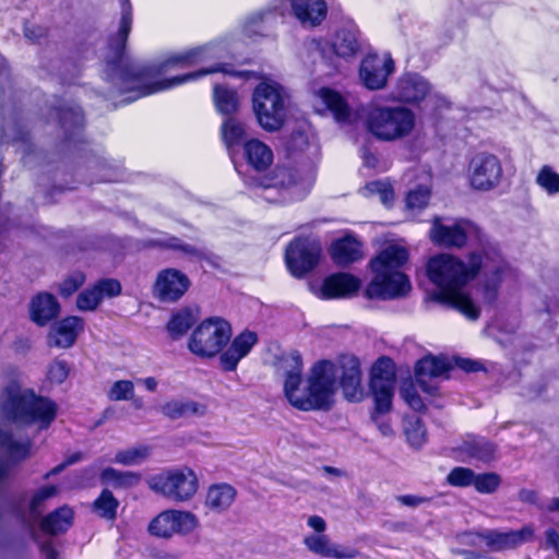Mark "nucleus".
I'll return each instance as SVG.
<instances>
[{
	"instance_id": "nucleus-1",
	"label": "nucleus",
	"mask_w": 559,
	"mask_h": 559,
	"mask_svg": "<svg viewBox=\"0 0 559 559\" xmlns=\"http://www.w3.org/2000/svg\"><path fill=\"white\" fill-rule=\"evenodd\" d=\"M479 273L484 275L483 300L488 305L497 301L500 285L514 275L498 245H485L484 255L479 250H472L465 259L438 253L426 263L427 277L435 287L432 299L457 310L469 320H476L480 313L468 290Z\"/></svg>"
},
{
	"instance_id": "nucleus-2",
	"label": "nucleus",
	"mask_w": 559,
	"mask_h": 559,
	"mask_svg": "<svg viewBox=\"0 0 559 559\" xmlns=\"http://www.w3.org/2000/svg\"><path fill=\"white\" fill-rule=\"evenodd\" d=\"M119 27L117 33L109 38L108 45L112 56L107 59L106 75L107 80L117 87L119 94H130L122 103L129 104L143 96L175 88L210 73H230L226 66L217 64L216 67L148 83L144 70L124 59L126 43L133 23V10L130 0H119Z\"/></svg>"
},
{
	"instance_id": "nucleus-3",
	"label": "nucleus",
	"mask_w": 559,
	"mask_h": 559,
	"mask_svg": "<svg viewBox=\"0 0 559 559\" xmlns=\"http://www.w3.org/2000/svg\"><path fill=\"white\" fill-rule=\"evenodd\" d=\"M57 411L52 400L23 386H4L0 395L2 417L16 426L48 429L56 419Z\"/></svg>"
},
{
	"instance_id": "nucleus-4",
	"label": "nucleus",
	"mask_w": 559,
	"mask_h": 559,
	"mask_svg": "<svg viewBox=\"0 0 559 559\" xmlns=\"http://www.w3.org/2000/svg\"><path fill=\"white\" fill-rule=\"evenodd\" d=\"M366 127L379 140L395 141L411 134L415 115L403 106H374L367 112Z\"/></svg>"
},
{
	"instance_id": "nucleus-5",
	"label": "nucleus",
	"mask_w": 559,
	"mask_h": 559,
	"mask_svg": "<svg viewBox=\"0 0 559 559\" xmlns=\"http://www.w3.org/2000/svg\"><path fill=\"white\" fill-rule=\"evenodd\" d=\"M431 241L444 248H463L468 240L475 239L479 250L484 255L485 245H496L480 230L473 222L463 218H442L436 217L430 229Z\"/></svg>"
},
{
	"instance_id": "nucleus-6",
	"label": "nucleus",
	"mask_w": 559,
	"mask_h": 559,
	"mask_svg": "<svg viewBox=\"0 0 559 559\" xmlns=\"http://www.w3.org/2000/svg\"><path fill=\"white\" fill-rule=\"evenodd\" d=\"M252 106L259 124L266 131L278 130L286 117V94L275 82H261L253 92Z\"/></svg>"
},
{
	"instance_id": "nucleus-7",
	"label": "nucleus",
	"mask_w": 559,
	"mask_h": 559,
	"mask_svg": "<svg viewBox=\"0 0 559 559\" xmlns=\"http://www.w3.org/2000/svg\"><path fill=\"white\" fill-rule=\"evenodd\" d=\"M53 123L56 136L64 147L70 148L83 141L85 119L81 107L63 99H55L48 114Z\"/></svg>"
},
{
	"instance_id": "nucleus-8",
	"label": "nucleus",
	"mask_w": 559,
	"mask_h": 559,
	"mask_svg": "<svg viewBox=\"0 0 559 559\" xmlns=\"http://www.w3.org/2000/svg\"><path fill=\"white\" fill-rule=\"evenodd\" d=\"M230 324L221 318L204 320L190 336L188 347L200 357H213L229 342Z\"/></svg>"
},
{
	"instance_id": "nucleus-9",
	"label": "nucleus",
	"mask_w": 559,
	"mask_h": 559,
	"mask_svg": "<svg viewBox=\"0 0 559 559\" xmlns=\"http://www.w3.org/2000/svg\"><path fill=\"white\" fill-rule=\"evenodd\" d=\"M195 473L189 467L164 471L150 479V487L157 493L175 501H187L198 490Z\"/></svg>"
},
{
	"instance_id": "nucleus-10",
	"label": "nucleus",
	"mask_w": 559,
	"mask_h": 559,
	"mask_svg": "<svg viewBox=\"0 0 559 559\" xmlns=\"http://www.w3.org/2000/svg\"><path fill=\"white\" fill-rule=\"evenodd\" d=\"M392 96L395 100L409 104L425 100L427 105L430 104L433 108L447 105V99L433 93L429 82L416 73L402 75L392 92Z\"/></svg>"
},
{
	"instance_id": "nucleus-11",
	"label": "nucleus",
	"mask_w": 559,
	"mask_h": 559,
	"mask_svg": "<svg viewBox=\"0 0 559 559\" xmlns=\"http://www.w3.org/2000/svg\"><path fill=\"white\" fill-rule=\"evenodd\" d=\"M318 49L325 57L329 53L349 60L361 50L362 38L353 20L343 21L335 29L331 41H319Z\"/></svg>"
},
{
	"instance_id": "nucleus-12",
	"label": "nucleus",
	"mask_w": 559,
	"mask_h": 559,
	"mask_svg": "<svg viewBox=\"0 0 559 559\" xmlns=\"http://www.w3.org/2000/svg\"><path fill=\"white\" fill-rule=\"evenodd\" d=\"M532 537L533 530L525 526L518 531L484 530L479 533H466L462 536V540L465 544L476 546L477 539H481L490 549L502 551L513 549L528 542Z\"/></svg>"
},
{
	"instance_id": "nucleus-13",
	"label": "nucleus",
	"mask_w": 559,
	"mask_h": 559,
	"mask_svg": "<svg viewBox=\"0 0 559 559\" xmlns=\"http://www.w3.org/2000/svg\"><path fill=\"white\" fill-rule=\"evenodd\" d=\"M288 402L300 411H326L333 404L334 386H284Z\"/></svg>"
},
{
	"instance_id": "nucleus-14",
	"label": "nucleus",
	"mask_w": 559,
	"mask_h": 559,
	"mask_svg": "<svg viewBox=\"0 0 559 559\" xmlns=\"http://www.w3.org/2000/svg\"><path fill=\"white\" fill-rule=\"evenodd\" d=\"M321 247L309 239H296L286 249L285 262L295 277H302L319 262Z\"/></svg>"
},
{
	"instance_id": "nucleus-15",
	"label": "nucleus",
	"mask_w": 559,
	"mask_h": 559,
	"mask_svg": "<svg viewBox=\"0 0 559 559\" xmlns=\"http://www.w3.org/2000/svg\"><path fill=\"white\" fill-rule=\"evenodd\" d=\"M469 181L474 189L488 191L497 187L502 177L500 159L489 153L476 154L469 163Z\"/></svg>"
},
{
	"instance_id": "nucleus-16",
	"label": "nucleus",
	"mask_w": 559,
	"mask_h": 559,
	"mask_svg": "<svg viewBox=\"0 0 559 559\" xmlns=\"http://www.w3.org/2000/svg\"><path fill=\"white\" fill-rule=\"evenodd\" d=\"M372 271L376 275L366 289V295L371 299L400 298L411 289L408 278L400 271Z\"/></svg>"
},
{
	"instance_id": "nucleus-17",
	"label": "nucleus",
	"mask_w": 559,
	"mask_h": 559,
	"mask_svg": "<svg viewBox=\"0 0 559 559\" xmlns=\"http://www.w3.org/2000/svg\"><path fill=\"white\" fill-rule=\"evenodd\" d=\"M295 0H272L267 8L249 15L243 24V32L249 36H263L275 23V16L294 15Z\"/></svg>"
},
{
	"instance_id": "nucleus-18",
	"label": "nucleus",
	"mask_w": 559,
	"mask_h": 559,
	"mask_svg": "<svg viewBox=\"0 0 559 559\" xmlns=\"http://www.w3.org/2000/svg\"><path fill=\"white\" fill-rule=\"evenodd\" d=\"M197 526L195 516L187 511L166 510L154 518L148 532L152 535L169 538L175 534H187Z\"/></svg>"
},
{
	"instance_id": "nucleus-19",
	"label": "nucleus",
	"mask_w": 559,
	"mask_h": 559,
	"mask_svg": "<svg viewBox=\"0 0 559 559\" xmlns=\"http://www.w3.org/2000/svg\"><path fill=\"white\" fill-rule=\"evenodd\" d=\"M227 56L226 46L222 41L210 43L204 46L190 48L171 55L163 64L162 69L170 67L187 68L197 66L213 59H223Z\"/></svg>"
},
{
	"instance_id": "nucleus-20",
	"label": "nucleus",
	"mask_w": 559,
	"mask_h": 559,
	"mask_svg": "<svg viewBox=\"0 0 559 559\" xmlns=\"http://www.w3.org/2000/svg\"><path fill=\"white\" fill-rule=\"evenodd\" d=\"M394 71V61L389 55L369 53L360 63L359 78L369 90H380Z\"/></svg>"
},
{
	"instance_id": "nucleus-21",
	"label": "nucleus",
	"mask_w": 559,
	"mask_h": 559,
	"mask_svg": "<svg viewBox=\"0 0 559 559\" xmlns=\"http://www.w3.org/2000/svg\"><path fill=\"white\" fill-rule=\"evenodd\" d=\"M243 182L252 188H262L265 192L272 189L283 191V199L300 200L306 195V191L300 192L298 182L293 173L286 168L277 169L273 178L261 179L257 177H245Z\"/></svg>"
},
{
	"instance_id": "nucleus-22",
	"label": "nucleus",
	"mask_w": 559,
	"mask_h": 559,
	"mask_svg": "<svg viewBox=\"0 0 559 559\" xmlns=\"http://www.w3.org/2000/svg\"><path fill=\"white\" fill-rule=\"evenodd\" d=\"M190 286L188 276L179 270L166 269L158 273L154 295L164 302H174L180 299Z\"/></svg>"
},
{
	"instance_id": "nucleus-23",
	"label": "nucleus",
	"mask_w": 559,
	"mask_h": 559,
	"mask_svg": "<svg viewBox=\"0 0 559 559\" xmlns=\"http://www.w3.org/2000/svg\"><path fill=\"white\" fill-rule=\"evenodd\" d=\"M31 454V441H16L11 432L0 427V481L10 468Z\"/></svg>"
},
{
	"instance_id": "nucleus-24",
	"label": "nucleus",
	"mask_w": 559,
	"mask_h": 559,
	"mask_svg": "<svg viewBox=\"0 0 559 559\" xmlns=\"http://www.w3.org/2000/svg\"><path fill=\"white\" fill-rule=\"evenodd\" d=\"M120 293L121 285L117 280H100L78 295L76 307L81 311H94L105 298L116 297Z\"/></svg>"
},
{
	"instance_id": "nucleus-25",
	"label": "nucleus",
	"mask_w": 559,
	"mask_h": 559,
	"mask_svg": "<svg viewBox=\"0 0 559 559\" xmlns=\"http://www.w3.org/2000/svg\"><path fill=\"white\" fill-rule=\"evenodd\" d=\"M84 321L82 318L76 316L67 317L52 324L48 334L49 346L59 348L71 347L83 330Z\"/></svg>"
},
{
	"instance_id": "nucleus-26",
	"label": "nucleus",
	"mask_w": 559,
	"mask_h": 559,
	"mask_svg": "<svg viewBox=\"0 0 559 559\" xmlns=\"http://www.w3.org/2000/svg\"><path fill=\"white\" fill-rule=\"evenodd\" d=\"M314 107L319 112H331L338 122L347 121L352 114L344 97L329 87H321L314 93Z\"/></svg>"
},
{
	"instance_id": "nucleus-27",
	"label": "nucleus",
	"mask_w": 559,
	"mask_h": 559,
	"mask_svg": "<svg viewBox=\"0 0 559 559\" xmlns=\"http://www.w3.org/2000/svg\"><path fill=\"white\" fill-rule=\"evenodd\" d=\"M302 369V356L296 349L283 352L276 357L275 372L284 384H301Z\"/></svg>"
},
{
	"instance_id": "nucleus-28",
	"label": "nucleus",
	"mask_w": 559,
	"mask_h": 559,
	"mask_svg": "<svg viewBox=\"0 0 559 559\" xmlns=\"http://www.w3.org/2000/svg\"><path fill=\"white\" fill-rule=\"evenodd\" d=\"M257 334L245 331L236 336L230 346L221 355V366L226 371L235 370L238 362L246 357L257 343Z\"/></svg>"
},
{
	"instance_id": "nucleus-29",
	"label": "nucleus",
	"mask_w": 559,
	"mask_h": 559,
	"mask_svg": "<svg viewBox=\"0 0 559 559\" xmlns=\"http://www.w3.org/2000/svg\"><path fill=\"white\" fill-rule=\"evenodd\" d=\"M360 281L347 273H336L328 276L322 285V297L331 298H346L350 297L358 292Z\"/></svg>"
},
{
	"instance_id": "nucleus-30",
	"label": "nucleus",
	"mask_w": 559,
	"mask_h": 559,
	"mask_svg": "<svg viewBox=\"0 0 559 559\" xmlns=\"http://www.w3.org/2000/svg\"><path fill=\"white\" fill-rule=\"evenodd\" d=\"M58 487L55 485L43 486L37 489L27 506L19 504L14 512L19 519H21L27 525H31V522L37 520L43 512L45 502L55 497L58 493Z\"/></svg>"
},
{
	"instance_id": "nucleus-31",
	"label": "nucleus",
	"mask_w": 559,
	"mask_h": 559,
	"mask_svg": "<svg viewBox=\"0 0 559 559\" xmlns=\"http://www.w3.org/2000/svg\"><path fill=\"white\" fill-rule=\"evenodd\" d=\"M328 7L324 0H295L294 16L305 27L320 25L326 16Z\"/></svg>"
},
{
	"instance_id": "nucleus-32",
	"label": "nucleus",
	"mask_w": 559,
	"mask_h": 559,
	"mask_svg": "<svg viewBox=\"0 0 559 559\" xmlns=\"http://www.w3.org/2000/svg\"><path fill=\"white\" fill-rule=\"evenodd\" d=\"M450 369L451 365L447 358L426 355L416 362L414 373L418 384H426L427 380L444 377Z\"/></svg>"
},
{
	"instance_id": "nucleus-33",
	"label": "nucleus",
	"mask_w": 559,
	"mask_h": 559,
	"mask_svg": "<svg viewBox=\"0 0 559 559\" xmlns=\"http://www.w3.org/2000/svg\"><path fill=\"white\" fill-rule=\"evenodd\" d=\"M331 255L337 265L346 266L362 258L361 243L355 237L346 236L333 242Z\"/></svg>"
},
{
	"instance_id": "nucleus-34",
	"label": "nucleus",
	"mask_w": 559,
	"mask_h": 559,
	"mask_svg": "<svg viewBox=\"0 0 559 559\" xmlns=\"http://www.w3.org/2000/svg\"><path fill=\"white\" fill-rule=\"evenodd\" d=\"M60 306L55 296L46 293L38 294L31 304V317L34 322L45 325L59 313Z\"/></svg>"
},
{
	"instance_id": "nucleus-35",
	"label": "nucleus",
	"mask_w": 559,
	"mask_h": 559,
	"mask_svg": "<svg viewBox=\"0 0 559 559\" xmlns=\"http://www.w3.org/2000/svg\"><path fill=\"white\" fill-rule=\"evenodd\" d=\"M248 164L257 171L265 170L273 163L272 150L260 140H249L243 145Z\"/></svg>"
},
{
	"instance_id": "nucleus-36",
	"label": "nucleus",
	"mask_w": 559,
	"mask_h": 559,
	"mask_svg": "<svg viewBox=\"0 0 559 559\" xmlns=\"http://www.w3.org/2000/svg\"><path fill=\"white\" fill-rule=\"evenodd\" d=\"M408 259V252L400 246H389L383 249L371 262L372 270L399 271Z\"/></svg>"
},
{
	"instance_id": "nucleus-37",
	"label": "nucleus",
	"mask_w": 559,
	"mask_h": 559,
	"mask_svg": "<svg viewBox=\"0 0 559 559\" xmlns=\"http://www.w3.org/2000/svg\"><path fill=\"white\" fill-rule=\"evenodd\" d=\"M440 386H401V397L415 412H421L426 406L432 403L433 397L439 392Z\"/></svg>"
},
{
	"instance_id": "nucleus-38",
	"label": "nucleus",
	"mask_w": 559,
	"mask_h": 559,
	"mask_svg": "<svg viewBox=\"0 0 559 559\" xmlns=\"http://www.w3.org/2000/svg\"><path fill=\"white\" fill-rule=\"evenodd\" d=\"M236 497V490L228 484H215L212 485L206 495V506L215 511L222 512L227 510L234 502Z\"/></svg>"
},
{
	"instance_id": "nucleus-39",
	"label": "nucleus",
	"mask_w": 559,
	"mask_h": 559,
	"mask_svg": "<svg viewBox=\"0 0 559 559\" xmlns=\"http://www.w3.org/2000/svg\"><path fill=\"white\" fill-rule=\"evenodd\" d=\"M338 367L330 359L316 361L307 376V384H335Z\"/></svg>"
},
{
	"instance_id": "nucleus-40",
	"label": "nucleus",
	"mask_w": 559,
	"mask_h": 559,
	"mask_svg": "<svg viewBox=\"0 0 559 559\" xmlns=\"http://www.w3.org/2000/svg\"><path fill=\"white\" fill-rule=\"evenodd\" d=\"M73 521V511L69 507H61L49 513L41 521V530L56 535L69 530Z\"/></svg>"
},
{
	"instance_id": "nucleus-41",
	"label": "nucleus",
	"mask_w": 559,
	"mask_h": 559,
	"mask_svg": "<svg viewBox=\"0 0 559 559\" xmlns=\"http://www.w3.org/2000/svg\"><path fill=\"white\" fill-rule=\"evenodd\" d=\"M222 136L229 156L234 160L236 147L246 140L245 126L235 118H227L222 124Z\"/></svg>"
},
{
	"instance_id": "nucleus-42",
	"label": "nucleus",
	"mask_w": 559,
	"mask_h": 559,
	"mask_svg": "<svg viewBox=\"0 0 559 559\" xmlns=\"http://www.w3.org/2000/svg\"><path fill=\"white\" fill-rule=\"evenodd\" d=\"M462 451L471 459L489 462L493 459L496 448L485 438L473 437L463 442Z\"/></svg>"
},
{
	"instance_id": "nucleus-43",
	"label": "nucleus",
	"mask_w": 559,
	"mask_h": 559,
	"mask_svg": "<svg viewBox=\"0 0 559 559\" xmlns=\"http://www.w3.org/2000/svg\"><path fill=\"white\" fill-rule=\"evenodd\" d=\"M100 481L114 488H130L139 484L140 475L134 472H122L114 467L103 469Z\"/></svg>"
},
{
	"instance_id": "nucleus-44",
	"label": "nucleus",
	"mask_w": 559,
	"mask_h": 559,
	"mask_svg": "<svg viewBox=\"0 0 559 559\" xmlns=\"http://www.w3.org/2000/svg\"><path fill=\"white\" fill-rule=\"evenodd\" d=\"M205 407L192 401H171L163 406V413L169 418H185L203 415Z\"/></svg>"
},
{
	"instance_id": "nucleus-45",
	"label": "nucleus",
	"mask_w": 559,
	"mask_h": 559,
	"mask_svg": "<svg viewBox=\"0 0 559 559\" xmlns=\"http://www.w3.org/2000/svg\"><path fill=\"white\" fill-rule=\"evenodd\" d=\"M214 103L216 109L222 115H231L238 108V95L235 90H230L225 85H215L214 87Z\"/></svg>"
},
{
	"instance_id": "nucleus-46",
	"label": "nucleus",
	"mask_w": 559,
	"mask_h": 559,
	"mask_svg": "<svg viewBox=\"0 0 559 559\" xmlns=\"http://www.w3.org/2000/svg\"><path fill=\"white\" fill-rule=\"evenodd\" d=\"M197 313L190 309L185 308L176 312L168 322L167 329L169 334L177 338L183 335L197 321Z\"/></svg>"
},
{
	"instance_id": "nucleus-47",
	"label": "nucleus",
	"mask_w": 559,
	"mask_h": 559,
	"mask_svg": "<svg viewBox=\"0 0 559 559\" xmlns=\"http://www.w3.org/2000/svg\"><path fill=\"white\" fill-rule=\"evenodd\" d=\"M404 433L413 448H420L426 442V429L417 415H407L403 419Z\"/></svg>"
},
{
	"instance_id": "nucleus-48",
	"label": "nucleus",
	"mask_w": 559,
	"mask_h": 559,
	"mask_svg": "<svg viewBox=\"0 0 559 559\" xmlns=\"http://www.w3.org/2000/svg\"><path fill=\"white\" fill-rule=\"evenodd\" d=\"M371 383L381 382L382 384H391L395 379V364L386 356H382L374 361L370 370Z\"/></svg>"
},
{
	"instance_id": "nucleus-49",
	"label": "nucleus",
	"mask_w": 559,
	"mask_h": 559,
	"mask_svg": "<svg viewBox=\"0 0 559 559\" xmlns=\"http://www.w3.org/2000/svg\"><path fill=\"white\" fill-rule=\"evenodd\" d=\"M338 369L342 370L338 384H359L360 383V362L353 355H343L338 358Z\"/></svg>"
},
{
	"instance_id": "nucleus-50",
	"label": "nucleus",
	"mask_w": 559,
	"mask_h": 559,
	"mask_svg": "<svg viewBox=\"0 0 559 559\" xmlns=\"http://www.w3.org/2000/svg\"><path fill=\"white\" fill-rule=\"evenodd\" d=\"M155 242L158 246L180 251L182 254L194 259H203L207 252L205 247L186 243L175 236H167Z\"/></svg>"
},
{
	"instance_id": "nucleus-51",
	"label": "nucleus",
	"mask_w": 559,
	"mask_h": 559,
	"mask_svg": "<svg viewBox=\"0 0 559 559\" xmlns=\"http://www.w3.org/2000/svg\"><path fill=\"white\" fill-rule=\"evenodd\" d=\"M151 454V448L147 445H136L116 453L112 462L124 466H134L142 464Z\"/></svg>"
},
{
	"instance_id": "nucleus-52",
	"label": "nucleus",
	"mask_w": 559,
	"mask_h": 559,
	"mask_svg": "<svg viewBox=\"0 0 559 559\" xmlns=\"http://www.w3.org/2000/svg\"><path fill=\"white\" fill-rule=\"evenodd\" d=\"M373 399L371 414H389L392 409L394 386H369Z\"/></svg>"
},
{
	"instance_id": "nucleus-53",
	"label": "nucleus",
	"mask_w": 559,
	"mask_h": 559,
	"mask_svg": "<svg viewBox=\"0 0 559 559\" xmlns=\"http://www.w3.org/2000/svg\"><path fill=\"white\" fill-rule=\"evenodd\" d=\"M535 181L548 197L559 194V174L551 166L544 165L537 173Z\"/></svg>"
},
{
	"instance_id": "nucleus-54",
	"label": "nucleus",
	"mask_w": 559,
	"mask_h": 559,
	"mask_svg": "<svg viewBox=\"0 0 559 559\" xmlns=\"http://www.w3.org/2000/svg\"><path fill=\"white\" fill-rule=\"evenodd\" d=\"M118 501L108 489H104L94 502V511L102 518L112 520L116 518Z\"/></svg>"
},
{
	"instance_id": "nucleus-55",
	"label": "nucleus",
	"mask_w": 559,
	"mask_h": 559,
	"mask_svg": "<svg viewBox=\"0 0 559 559\" xmlns=\"http://www.w3.org/2000/svg\"><path fill=\"white\" fill-rule=\"evenodd\" d=\"M473 485L480 493H492L500 485V477L496 473L475 474Z\"/></svg>"
},
{
	"instance_id": "nucleus-56",
	"label": "nucleus",
	"mask_w": 559,
	"mask_h": 559,
	"mask_svg": "<svg viewBox=\"0 0 559 559\" xmlns=\"http://www.w3.org/2000/svg\"><path fill=\"white\" fill-rule=\"evenodd\" d=\"M447 480L454 487H467L473 485L475 473L467 467H454L447 476Z\"/></svg>"
},
{
	"instance_id": "nucleus-57",
	"label": "nucleus",
	"mask_w": 559,
	"mask_h": 559,
	"mask_svg": "<svg viewBox=\"0 0 559 559\" xmlns=\"http://www.w3.org/2000/svg\"><path fill=\"white\" fill-rule=\"evenodd\" d=\"M430 190L426 186H419L414 190H411L406 197V205L412 210L424 209L429 201Z\"/></svg>"
},
{
	"instance_id": "nucleus-58",
	"label": "nucleus",
	"mask_w": 559,
	"mask_h": 559,
	"mask_svg": "<svg viewBox=\"0 0 559 559\" xmlns=\"http://www.w3.org/2000/svg\"><path fill=\"white\" fill-rule=\"evenodd\" d=\"M70 367L63 360L52 361L47 370V380L51 384H61L66 381L69 376Z\"/></svg>"
},
{
	"instance_id": "nucleus-59",
	"label": "nucleus",
	"mask_w": 559,
	"mask_h": 559,
	"mask_svg": "<svg viewBox=\"0 0 559 559\" xmlns=\"http://www.w3.org/2000/svg\"><path fill=\"white\" fill-rule=\"evenodd\" d=\"M307 548L316 555L328 557L331 544L325 535H309L304 539Z\"/></svg>"
},
{
	"instance_id": "nucleus-60",
	"label": "nucleus",
	"mask_w": 559,
	"mask_h": 559,
	"mask_svg": "<svg viewBox=\"0 0 559 559\" xmlns=\"http://www.w3.org/2000/svg\"><path fill=\"white\" fill-rule=\"evenodd\" d=\"M85 282V275L82 272H73L70 274L59 287V293L63 297L71 296Z\"/></svg>"
},
{
	"instance_id": "nucleus-61",
	"label": "nucleus",
	"mask_w": 559,
	"mask_h": 559,
	"mask_svg": "<svg viewBox=\"0 0 559 559\" xmlns=\"http://www.w3.org/2000/svg\"><path fill=\"white\" fill-rule=\"evenodd\" d=\"M358 555V550L343 545L331 544L329 556L326 558L352 559Z\"/></svg>"
},
{
	"instance_id": "nucleus-62",
	"label": "nucleus",
	"mask_w": 559,
	"mask_h": 559,
	"mask_svg": "<svg viewBox=\"0 0 559 559\" xmlns=\"http://www.w3.org/2000/svg\"><path fill=\"white\" fill-rule=\"evenodd\" d=\"M95 168L98 170L97 181H116L118 180V175L116 170L108 164L106 159L97 160Z\"/></svg>"
},
{
	"instance_id": "nucleus-63",
	"label": "nucleus",
	"mask_w": 559,
	"mask_h": 559,
	"mask_svg": "<svg viewBox=\"0 0 559 559\" xmlns=\"http://www.w3.org/2000/svg\"><path fill=\"white\" fill-rule=\"evenodd\" d=\"M46 36V28L40 26V25H36L34 23H25L24 24V37L35 44V43H39V40L41 38H44Z\"/></svg>"
},
{
	"instance_id": "nucleus-64",
	"label": "nucleus",
	"mask_w": 559,
	"mask_h": 559,
	"mask_svg": "<svg viewBox=\"0 0 559 559\" xmlns=\"http://www.w3.org/2000/svg\"><path fill=\"white\" fill-rule=\"evenodd\" d=\"M385 415L386 414H371L370 418L382 436L392 437L394 435V430Z\"/></svg>"
}]
</instances>
